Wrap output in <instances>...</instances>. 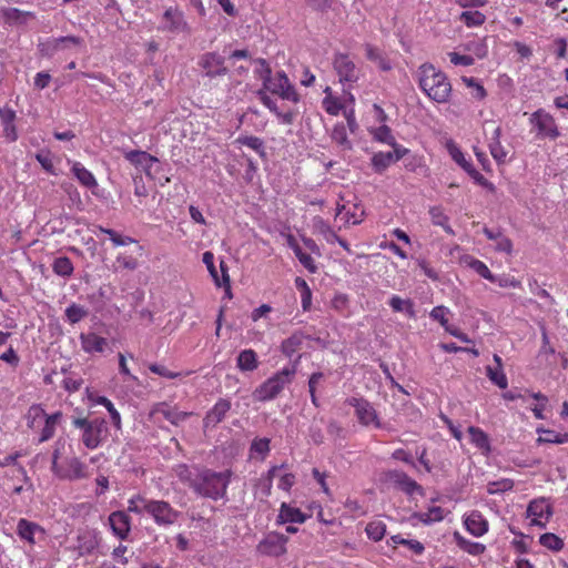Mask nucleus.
<instances>
[{"label":"nucleus","instance_id":"obj_5","mask_svg":"<svg viewBox=\"0 0 568 568\" xmlns=\"http://www.w3.org/2000/svg\"><path fill=\"white\" fill-rule=\"evenodd\" d=\"M295 374V366L283 367L254 390L253 395L255 399L260 402H270L276 398L284 388L293 382Z\"/></svg>","mask_w":568,"mask_h":568},{"label":"nucleus","instance_id":"obj_31","mask_svg":"<svg viewBox=\"0 0 568 568\" xmlns=\"http://www.w3.org/2000/svg\"><path fill=\"white\" fill-rule=\"evenodd\" d=\"M288 245L294 251L295 256L298 258L300 263L310 273H315L317 271V266L313 257L302 250V247L296 243L295 239L292 235L288 236Z\"/></svg>","mask_w":568,"mask_h":568},{"label":"nucleus","instance_id":"obj_63","mask_svg":"<svg viewBox=\"0 0 568 568\" xmlns=\"http://www.w3.org/2000/svg\"><path fill=\"white\" fill-rule=\"evenodd\" d=\"M462 80L468 88L475 89V99L483 100L487 95L485 88L475 78L463 77Z\"/></svg>","mask_w":568,"mask_h":568},{"label":"nucleus","instance_id":"obj_42","mask_svg":"<svg viewBox=\"0 0 568 568\" xmlns=\"http://www.w3.org/2000/svg\"><path fill=\"white\" fill-rule=\"evenodd\" d=\"M538 433H542L544 436H539L537 442L539 444H566L568 443V433H557L551 429H537Z\"/></svg>","mask_w":568,"mask_h":568},{"label":"nucleus","instance_id":"obj_47","mask_svg":"<svg viewBox=\"0 0 568 568\" xmlns=\"http://www.w3.org/2000/svg\"><path fill=\"white\" fill-rule=\"evenodd\" d=\"M448 152L453 160L460 165L466 172L471 170L474 165L465 159L464 153L462 150L453 142L447 144Z\"/></svg>","mask_w":568,"mask_h":568},{"label":"nucleus","instance_id":"obj_28","mask_svg":"<svg viewBox=\"0 0 568 568\" xmlns=\"http://www.w3.org/2000/svg\"><path fill=\"white\" fill-rule=\"evenodd\" d=\"M313 229L316 234L323 235V237L328 243H334L335 241H337L344 248L348 250V246L346 245L345 241L341 240L322 217H314Z\"/></svg>","mask_w":568,"mask_h":568},{"label":"nucleus","instance_id":"obj_43","mask_svg":"<svg viewBox=\"0 0 568 568\" xmlns=\"http://www.w3.org/2000/svg\"><path fill=\"white\" fill-rule=\"evenodd\" d=\"M236 142L254 150L260 156H265V148L262 139L254 135H241L236 139Z\"/></svg>","mask_w":568,"mask_h":568},{"label":"nucleus","instance_id":"obj_4","mask_svg":"<svg viewBox=\"0 0 568 568\" xmlns=\"http://www.w3.org/2000/svg\"><path fill=\"white\" fill-rule=\"evenodd\" d=\"M73 426L81 430V442L88 449H97L109 435L108 423L104 418H75Z\"/></svg>","mask_w":568,"mask_h":568},{"label":"nucleus","instance_id":"obj_8","mask_svg":"<svg viewBox=\"0 0 568 568\" xmlns=\"http://www.w3.org/2000/svg\"><path fill=\"white\" fill-rule=\"evenodd\" d=\"M197 65L203 70L204 77L210 79L225 77L229 73L225 58L214 51L201 54Z\"/></svg>","mask_w":568,"mask_h":568},{"label":"nucleus","instance_id":"obj_21","mask_svg":"<svg viewBox=\"0 0 568 568\" xmlns=\"http://www.w3.org/2000/svg\"><path fill=\"white\" fill-rule=\"evenodd\" d=\"M357 419L364 426L381 427V422L375 408L365 399H357Z\"/></svg>","mask_w":568,"mask_h":568},{"label":"nucleus","instance_id":"obj_48","mask_svg":"<svg viewBox=\"0 0 568 568\" xmlns=\"http://www.w3.org/2000/svg\"><path fill=\"white\" fill-rule=\"evenodd\" d=\"M324 378H325V375L322 372H316V373H313L308 379V392L311 395L312 404L315 407L320 406L318 398L316 396V390H317L318 386L321 385V383L324 381Z\"/></svg>","mask_w":568,"mask_h":568},{"label":"nucleus","instance_id":"obj_16","mask_svg":"<svg viewBox=\"0 0 568 568\" xmlns=\"http://www.w3.org/2000/svg\"><path fill=\"white\" fill-rule=\"evenodd\" d=\"M17 113L8 105L0 108V121L2 125L3 136L9 142H16L19 138L16 126Z\"/></svg>","mask_w":568,"mask_h":568},{"label":"nucleus","instance_id":"obj_40","mask_svg":"<svg viewBox=\"0 0 568 568\" xmlns=\"http://www.w3.org/2000/svg\"><path fill=\"white\" fill-rule=\"evenodd\" d=\"M45 412L40 404H33L29 407L26 419L29 428H36L45 418Z\"/></svg>","mask_w":568,"mask_h":568},{"label":"nucleus","instance_id":"obj_54","mask_svg":"<svg viewBox=\"0 0 568 568\" xmlns=\"http://www.w3.org/2000/svg\"><path fill=\"white\" fill-rule=\"evenodd\" d=\"M539 542L544 547L555 551H559L564 548V541L558 536L551 532H546L541 535L539 538Z\"/></svg>","mask_w":568,"mask_h":568},{"label":"nucleus","instance_id":"obj_49","mask_svg":"<svg viewBox=\"0 0 568 568\" xmlns=\"http://www.w3.org/2000/svg\"><path fill=\"white\" fill-rule=\"evenodd\" d=\"M514 480L509 478H503L495 481H489L487 484V493L489 495H495L499 493H505L511 490L514 488Z\"/></svg>","mask_w":568,"mask_h":568},{"label":"nucleus","instance_id":"obj_29","mask_svg":"<svg viewBox=\"0 0 568 568\" xmlns=\"http://www.w3.org/2000/svg\"><path fill=\"white\" fill-rule=\"evenodd\" d=\"M71 172L79 181V183L85 187L92 189L98 186L97 179L81 162L74 161L71 166Z\"/></svg>","mask_w":568,"mask_h":568},{"label":"nucleus","instance_id":"obj_7","mask_svg":"<svg viewBox=\"0 0 568 568\" xmlns=\"http://www.w3.org/2000/svg\"><path fill=\"white\" fill-rule=\"evenodd\" d=\"M326 91H328V89ZM352 102L353 101H351L349 97L345 93L342 98H338L334 97L331 92H326L322 105L324 110L331 115H338L339 112L343 111L351 131L354 132L355 122L353 119V108L351 106Z\"/></svg>","mask_w":568,"mask_h":568},{"label":"nucleus","instance_id":"obj_62","mask_svg":"<svg viewBox=\"0 0 568 568\" xmlns=\"http://www.w3.org/2000/svg\"><path fill=\"white\" fill-rule=\"evenodd\" d=\"M332 139L345 149L351 150V142L347 140L346 128L344 125H335L332 132Z\"/></svg>","mask_w":568,"mask_h":568},{"label":"nucleus","instance_id":"obj_53","mask_svg":"<svg viewBox=\"0 0 568 568\" xmlns=\"http://www.w3.org/2000/svg\"><path fill=\"white\" fill-rule=\"evenodd\" d=\"M149 369L153 374H156L159 376H162V377H165V378H169V379H174V378L182 377V376H187V375L191 374V372H187L185 374H183L181 372H172L168 367H165L164 365H160V364H156V363L150 364L149 365Z\"/></svg>","mask_w":568,"mask_h":568},{"label":"nucleus","instance_id":"obj_34","mask_svg":"<svg viewBox=\"0 0 568 568\" xmlns=\"http://www.w3.org/2000/svg\"><path fill=\"white\" fill-rule=\"evenodd\" d=\"M494 361L496 362L497 366L496 367L487 366V368H486L487 376L495 385H497L499 388L504 389L507 387L508 382H507V377L504 374L503 368H501L503 367L501 358H500V356L495 354Z\"/></svg>","mask_w":568,"mask_h":568},{"label":"nucleus","instance_id":"obj_32","mask_svg":"<svg viewBox=\"0 0 568 568\" xmlns=\"http://www.w3.org/2000/svg\"><path fill=\"white\" fill-rule=\"evenodd\" d=\"M44 417H45L44 418V426L41 429V434H40V438H39L40 443L47 442V440L51 439L54 436L57 426H58V424L60 423V420L62 418V413L61 412H55V413H53L51 415H47L45 414Z\"/></svg>","mask_w":568,"mask_h":568},{"label":"nucleus","instance_id":"obj_26","mask_svg":"<svg viewBox=\"0 0 568 568\" xmlns=\"http://www.w3.org/2000/svg\"><path fill=\"white\" fill-rule=\"evenodd\" d=\"M154 414L162 415L163 418L175 426H178L191 415V413L180 412L176 408L169 406L166 403L158 404L154 408Z\"/></svg>","mask_w":568,"mask_h":568},{"label":"nucleus","instance_id":"obj_50","mask_svg":"<svg viewBox=\"0 0 568 568\" xmlns=\"http://www.w3.org/2000/svg\"><path fill=\"white\" fill-rule=\"evenodd\" d=\"M365 531L369 539L379 541L385 536L386 525L381 520L371 521L366 526Z\"/></svg>","mask_w":568,"mask_h":568},{"label":"nucleus","instance_id":"obj_14","mask_svg":"<svg viewBox=\"0 0 568 568\" xmlns=\"http://www.w3.org/2000/svg\"><path fill=\"white\" fill-rule=\"evenodd\" d=\"M109 524L113 534L121 540H125L131 531V518L122 510L110 514Z\"/></svg>","mask_w":568,"mask_h":568},{"label":"nucleus","instance_id":"obj_46","mask_svg":"<svg viewBox=\"0 0 568 568\" xmlns=\"http://www.w3.org/2000/svg\"><path fill=\"white\" fill-rule=\"evenodd\" d=\"M459 20L468 28L479 27L485 23L486 17L479 11H464L459 16Z\"/></svg>","mask_w":568,"mask_h":568},{"label":"nucleus","instance_id":"obj_13","mask_svg":"<svg viewBox=\"0 0 568 568\" xmlns=\"http://www.w3.org/2000/svg\"><path fill=\"white\" fill-rule=\"evenodd\" d=\"M552 515L551 506L545 498L531 500L527 507V517H531V525L545 527L546 524L540 521L541 518L546 520Z\"/></svg>","mask_w":568,"mask_h":568},{"label":"nucleus","instance_id":"obj_64","mask_svg":"<svg viewBox=\"0 0 568 568\" xmlns=\"http://www.w3.org/2000/svg\"><path fill=\"white\" fill-rule=\"evenodd\" d=\"M296 483V477L293 473H284L278 478L277 487L283 491H290Z\"/></svg>","mask_w":568,"mask_h":568},{"label":"nucleus","instance_id":"obj_1","mask_svg":"<svg viewBox=\"0 0 568 568\" xmlns=\"http://www.w3.org/2000/svg\"><path fill=\"white\" fill-rule=\"evenodd\" d=\"M420 90L433 101L446 103L452 94V83L447 75L432 63H423L417 70Z\"/></svg>","mask_w":568,"mask_h":568},{"label":"nucleus","instance_id":"obj_57","mask_svg":"<svg viewBox=\"0 0 568 568\" xmlns=\"http://www.w3.org/2000/svg\"><path fill=\"white\" fill-rule=\"evenodd\" d=\"M287 468V465L286 464H282L280 466H272L265 477L263 478V493L265 496H270L271 495V491H272V486H273V479L274 477H276V474L278 470L281 469H286Z\"/></svg>","mask_w":568,"mask_h":568},{"label":"nucleus","instance_id":"obj_19","mask_svg":"<svg viewBox=\"0 0 568 568\" xmlns=\"http://www.w3.org/2000/svg\"><path fill=\"white\" fill-rule=\"evenodd\" d=\"M231 400L226 398H220L213 407L206 413L203 423L205 427H215L220 424L231 409Z\"/></svg>","mask_w":568,"mask_h":568},{"label":"nucleus","instance_id":"obj_6","mask_svg":"<svg viewBox=\"0 0 568 568\" xmlns=\"http://www.w3.org/2000/svg\"><path fill=\"white\" fill-rule=\"evenodd\" d=\"M145 507L146 514L160 527L173 526L181 516V513L165 500L150 499Z\"/></svg>","mask_w":568,"mask_h":568},{"label":"nucleus","instance_id":"obj_30","mask_svg":"<svg viewBox=\"0 0 568 568\" xmlns=\"http://www.w3.org/2000/svg\"><path fill=\"white\" fill-rule=\"evenodd\" d=\"M500 126H496L493 130L491 138L489 139V151L491 156L498 162L504 163L506 161L507 152L500 143Z\"/></svg>","mask_w":568,"mask_h":568},{"label":"nucleus","instance_id":"obj_56","mask_svg":"<svg viewBox=\"0 0 568 568\" xmlns=\"http://www.w3.org/2000/svg\"><path fill=\"white\" fill-rule=\"evenodd\" d=\"M422 523L430 524L433 521H439L443 519V509L440 507L434 506L428 509L426 513L415 514Z\"/></svg>","mask_w":568,"mask_h":568},{"label":"nucleus","instance_id":"obj_55","mask_svg":"<svg viewBox=\"0 0 568 568\" xmlns=\"http://www.w3.org/2000/svg\"><path fill=\"white\" fill-rule=\"evenodd\" d=\"M389 306L395 312H406L409 316L415 314L413 303L409 300L404 301L399 296H393L389 301Z\"/></svg>","mask_w":568,"mask_h":568},{"label":"nucleus","instance_id":"obj_22","mask_svg":"<svg viewBox=\"0 0 568 568\" xmlns=\"http://www.w3.org/2000/svg\"><path fill=\"white\" fill-rule=\"evenodd\" d=\"M466 529L475 537H480L488 530V523L483 515L473 510L464 520Z\"/></svg>","mask_w":568,"mask_h":568},{"label":"nucleus","instance_id":"obj_9","mask_svg":"<svg viewBox=\"0 0 568 568\" xmlns=\"http://www.w3.org/2000/svg\"><path fill=\"white\" fill-rule=\"evenodd\" d=\"M334 68L343 87V93L347 94L349 100L353 101L352 90L355 82V65L353 61L348 55L339 54L334 60Z\"/></svg>","mask_w":568,"mask_h":568},{"label":"nucleus","instance_id":"obj_20","mask_svg":"<svg viewBox=\"0 0 568 568\" xmlns=\"http://www.w3.org/2000/svg\"><path fill=\"white\" fill-rule=\"evenodd\" d=\"M17 534L22 540H26L30 545H34L37 536L43 538L45 532L40 525L21 518L17 525Z\"/></svg>","mask_w":568,"mask_h":568},{"label":"nucleus","instance_id":"obj_2","mask_svg":"<svg viewBox=\"0 0 568 568\" xmlns=\"http://www.w3.org/2000/svg\"><path fill=\"white\" fill-rule=\"evenodd\" d=\"M232 475L231 469L215 471L202 467V469L197 471V479L193 483V493L214 501L222 499L226 496Z\"/></svg>","mask_w":568,"mask_h":568},{"label":"nucleus","instance_id":"obj_59","mask_svg":"<svg viewBox=\"0 0 568 568\" xmlns=\"http://www.w3.org/2000/svg\"><path fill=\"white\" fill-rule=\"evenodd\" d=\"M97 403L106 408V412L110 413L112 423L114 424L115 427L119 428L121 425V416H120V413L115 409L113 403L105 396H99L97 398Z\"/></svg>","mask_w":568,"mask_h":568},{"label":"nucleus","instance_id":"obj_24","mask_svg":"<svg viewBox=\"0 0 568 568\" xmlns=\"http://www.w3.org/2000/svg\"><path fill=\"white\" fill-rule=\"evenodd\" d=\"M125 160H128L131 164L135 166L142 168L146 174H149L150 169L153 163H156L159 160L149 154L145 151L132 150L124 154Z\"/></svg>","mask_w":568,"mask_h":568},{"label":"nucleus","instance_id":"obj_23","mask_svg":"<svg viewBox=\"0 0 568 568\" xmlns=\"http://www.w3.org/2000/svg\"><path fill=\"white\" fill-rule=\"evenodd\" d=\"M307 519V515H305L300 508L292 507L286 503H282L277 516V521L281 524H303Z\"/></svg>","mask_w":568,"mask_h":568},{"label":"nucleus","instance_id":"obj_58","mask_svg":"<svg viewBox=\"0 0 568 568\" xmlns=\"http://www.w3.org/2000/svg\"><path fill=\"white\" fill-rule=\"evenodd\" d=\"M251 454H257L262 459L270 453V439L268 438H255L251 444Z\"/></svg>","mask_w":568,"mask_h":568},{"label":"nucleus","instance_id":"obj_61","mask_svg":"<svg viewBox=\"0 0 568 568\" xmlns=\"http://www.w3.org/2000/svg\"><path fill=\"white\" fill-rule=\"evenodd\" d=\"M469 266L478 274L480 275L481 277L488 280L489 282H497V277L489 271V268L487 267V265L479 261V260H473L470 263H469Z\"/></svg>","mask_w":568,"mask_h":568},{"label":"nucleus","instance_id":"obj_10","mask_svg":"<svg viewBox=\"0 0 568 568\" xmlns=\"http://www.w3.org/2000/svg\"><path fill=\"white\" fill-rule=\"evenodd\" d=\"M288 537L278 534H267L256 546V552L261 556L280 557L286 554Z\"/></svg>","mask_w":568,"mask_h":568},{"label":"nucleus","instance_id":"obj_38","mask_svg":"<svg viewBox=\"0 0 568 568\" xmlns=\"http://www.w3.org/2000/svg\"><path fill=\"white\" fill-rule=\"evenodd\" d=\"M468 434L470 436L471 443L479 449L489 453L490 452V443L488 435L478 427L469 426Z\"/></svg>","mask_w":568,"mask_h":568},{"label":"nucleus","instance_id":"obj_44","mask_svg":"<svg viewBox=\"0 0 568 568\" xmlns=\"http://www.w3.org/2000/svg\"><path fill=\"white\" fill-rule=\"evenodd\" d=\"M394 162L393 153L378 152L372 158V165L377 173L384 172Z\"/></svg>","mask_w":568,"mask_h":568},{"label":"nucleus","instance_id":"obj_18","mask_svg":"<svg viewBox=\"0 0 568 568\" xmlns=\"http://www.w3.org/2000/svg\"><path fill=\"white\" fill-rule=\"evenodd\" d=\"M0 17L4 24L12 27L26 24L28 20L34 18V13L14 7H1Z\"/></svg>","mask_w":568,"mask_h":568},{"label":"nucleus","instance_id":"obj_3","mask_svg":"<svg viewBox=\"0 0 568 568\" xmlns=\"http://www.w3.org/2000/svg\"><path fill=\"white\" fill-rule=\"evenodd\" d=\"M256 62L261 65L258 74L265 90L270 91L272 94L278 95L283 100L294 103L300 101L298 93L284 71H277L275 74H272L271 67L265 59L260 58Z\"/></svg>","mask_w":568,"mask_h":568},{"label":"nucleus","instance_id":"obj_25","mask_svg":"<svg viewBox=\"0 0 568 568\" xmlns=\"http://www.w3.org/2000/svg\"><path fill=\"white\" fill-rule=\"evenodd\" d=\"M98 232L102 234H106L112 242L113 246H126L130 244H136L139 256L142 255L143 247L139 245L138 241L129 235H123L116 232L113 229H106L104 226L98 225L97 226Z\"/></svg>","mask_w":568,"mask_h":568},{"label":"nucleus","instance_id":"obj_41","mask_svg":"<svg viewBox=\"0 0 568 568\" xmlns=\"http://www.w3.org/2000/svg\"><path fill=\"white\" fill-rule=\"evenodd\" d=\"M394 478L395 481L400 486L402 490L408 495H413L415 491H422V486H419L405 473H396Z\"/></svg>","mask_w":568,"mask_h":568},{"label":"nucleus","instance_id":"obj_27","mask_svg":"<svg viewBox=\"0 0 568 568\" xmlns=\"http://www.w3.org/2000/svg\"><path fill=\"white\" fill-rule=\"evenodd\" d=\"M258 364L257 354L251 348L241 351L236 357V367L241 372H253L258 367Z\"/></svg>","mask_w":568,"mask_h":568},{"label":"nucleus","instance_id":"obj_37","mask_svg":"<svg viewBox=\"0 0 568 568\" xmlns=\"http://www.w3.org/2000/svg\"><path fill=\"white\" fill-rule=\"evenodd\" d=\"M454 539L460 549H463L464 551H466L470 555L478 556V555H481L486 550L485 545L470 541V540L466 539L465 537H463L458 531L454 532Z\"/></svg>","mask_w":568,"mask_h":568},{"label":"nucleus","instance_id":"obj_39","mask_svg":"<svg viewBox=\"0 0 568 568\" xmlns=\"http://www.w3.org/2000/svg\"><path fill=\"white\" fill-rule=\"evenodd\" d=\"M52 271L54 274L68 278L73 274L74 266L68 256H60L53 261Z\"/></svg>","mask_w":568,"mask_h":568},{"label":"nucleus","instance_id":"obj_36","mask_svg":"<svg viewBox=\"0 0 568 568\" xmlns=\"http://www.w3.org/2000/svg\"><path fill=\"white\" fill-rule=\"evenodd\" d=\"M366 58L374 62L382 71H389L392 69L390 62L384 57L383 52L373 47L372 44H365Z\"/></svg>","mask_w":568,"mask_h":568},{"label":"nucleus","instance_id":"obj_45","mask_svg":"<svg viewBox=\"0 0 568 568\" xmlns=\"http://www.w3.org/2000/svg\"><path fill=\"white\" fill-rule=\"evenodd\" d=\"M148 503H150L149 498L142 496L141 494H135L128 500V511L135 515H142L146 513L145 505Z\"/></svg>","mask_w":568,"mask_h":568},{"label":"nucleus","instance_id":"obj_60","mask_svg":"<svg viewBox=\"0 0 568 568\" xmlns=\"http://www.w3.org/2000/svg\"><path fill=\"white\" fill-rule=\"evenodd\" d=\"M82 42L83 41L80 37L65 36V37L54 38L52 40L51 44H52V49L54 51H58V50L65 48L68 44L80 45V44H82Z\"/></svg>","mask_w":568,"mask_h":568},{"label":"nucleus","instance_id":"obj_17","mask_svg":"<svg viewBox=\"0 0 568 568\" xmlns=\"http://www.w3.org/2000/svg\"><path fill=\"white\" fill-rule=\"evenodd\" d=\"M163 20L165 22L164 29L169 32L189 31V24L183 12L175 7H170L164 11Z\"/></svg>","mask_w":568,"mask_h":568},{"label":"nucleus","instance_id":"obj_33","mask_svg":"<svg viewBox=\"0 0 568 568\" xmlns=\"http://www.w3.org/2000/svg\"><path fill=\"white\" fill-rule=\"evenodd\" d=\"M113 266L115 271L126 270L133 272L140 266L139 257L128 251L119 252Z\"/></svg>","mask_w":568,"mask_h":568},{"label":"nucleus","instance_id":"obj_35","mask_svg":"<svg viewBox=\"0 0 568 568\" xmlns=\"http://www.w3.org/2000/svg\"><path fill=\"white\" fill-rule=\"evenodd\" d=\"M199 469H202V467H190L185 464H179L175 466L174 473L183 484L187 485L193 490V483L197 479Z\"/></svg>","mask_w":568,"mask_h":568},{"label":"nucleus","instance_id":"obj_11","mask_svg":"<svg viewBox=\"0 0 568 568\" xmlns=\"http://www.w3.org/2000/svg\"><path fill=\"white\" fill-rule=\"evenodd\" d=\"M60 479L79 480L89 477L88 466L78 457L69 458L54 474Z\"/></svg>","mask_w":568,"mask_h":568},{"label":"nucleus","instance_id":"obj_51","mask_svg":"<svg viewBox=\"0 0 568 568\" xmlns=\"http://www.w3.org/2000/svg\"><path fill=\"white\" fill-rule=\"evenodd\" d=\"M369 132L373 134L376 141L386 143V144H395V138L392 134V130L388 125L383 124L379 128L371 129Z\"/></svg>","mask_w":568,"mask_h":568},{"label":"nucleus","instance_id":"obj_12","mask_svg":"<svg viewBox=\"0 0 568 568\" xmlns=\"http://www.w3.org/2000/svg\"><path fill=\"white\" fill-rule=\"evenodd\" d=\"M530 121L531 123L536 124L538 133L544 136L557 139L560 134L552 115H550L542 109H539L536 112H534Z\"/></svg>","mask_w":568,"mask_h":568},{"label":"nucleus","instance_id":"obj_52","mask_svg":"<svg viewBox=\"0 0 568 568\" xmlns=\"http://www.w3.org/2000/svg\"><path fill=\"white\" fill-rule=\"evenodd\" d=\"M87 315L88 311L83 306L75 303L71 304L65 310V317L71 324L79 323L81 320L87 317Z\"/></svg>","mask_w":568,"mask_h":568},{"label":"nucleus","instance_id":"obj_15","mask_svg":"<svg viewBox=\"0 0 568 568\" xmlns=\"http://www.w3.org/2000/svg\"><path fill=\"white\" fill-rule=\"evenodd\" d=\"M79 338L81 348L87 354H102L109 347L108 339L93 332L81 333Z\"/></svg>","mask_w":568,"mask_h":568}]
</instances>
